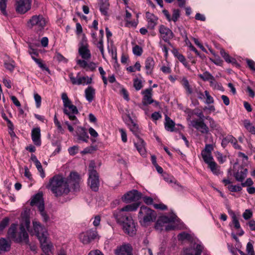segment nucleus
<instances>
[{"mask_svg":"<svg viewBox=\"0 0 255 255\" xmlns=\"http://www.w3.org/2000/svg\"><path fill=\"white\" fill-rule=\"evenodd\" d=\"M146 20L147 22V27L149 29H154L158 22V17L153 13L146 12L145 13Z\"/></svg>","mask_w":255,"mask_h":255,"instance_id":"19","label":"nucleus"},{"mask_svg":"<svg viewBox=\"0 0 255 255\" xmlns=\"http://www.w3.org/2000/svg\"><path fill=\"white\" fill-rule=\"evenodd\" d=\"M32 0H15V8L19 14H24L31 8Z\"/></svg>","mask_w":255,"mask_h":255,"instance_id":"12","label":"nucleus"},{"mask_svg":"<svg viewBox=\"0 0 255 255\" xmlns=\"http://www.w3.org/2000/svg\"><path fill=\"white\" fill-rule=\"evenodd\" d=\"M175 124L174 122L168 116L165 117V122L164 123L165 128L167 131L173 132L177 131L175 127Z\"/></svg>","mask_w":255,"mask_h":255,"instance_id":"28","label":"nucleus"},{"mask_svg":"<svg viewBox=\"0 0 255 255\" xmlns=\"http://www.w3.org/2000/svg\"><path fill=\"white\" fill-rule=\"evenodd\" d=\"M205 94L206 97L205 103L207 104H213L214 102V99L213 97L210 95L209 92L207 91H205Z\"/></svg>","mask_w":255,"mask_h":255,"instance_id":"62","label":"nucleus"},{"mask_svg":"<svg viewBox=\"0 0 255 255\" xmlns=\"http://www.w3.org/2000/svg\"><path fill=\"white\" fill-rule=\"evenodd\" d=\"M163 178L166 182L169 183H173V185H172V187L174 189L178 191H182L183 189H184V187L181 185L179 184L173 176L167 174H164Z\"/></svg>","mask_w":255,"mask_h":255,"instance_id":"21","label":"nucleus"},{"mask_svg":"<svg viewBox=\"0 0 255 255\" xmlns=\"http://www.w3.org/2000/svg\"><path fill=\"white\" fill-rule=\"evenodd\" d=\"M201 155L204 162L208 165L211 164L210 163L215 162L211 154L204 153V152H201Z\"/></svg>","mask_w":255,"mask_h":255,"instance_id":"41","label":"nucleus"},{"mask_svg":"<svg viewBox=\"0 0 255 255\" xmlns=\"http://www.w3.org/2000/svg\"><path fill=\"white\" fill-rule=\"evenodd\" d=\"M159 32L160 37L162 40L167 42L169 45H171V44L170 40L174 36V34L172 30L164 25H160L159 27Z\"/></svg>","mask_w":255,"mask_h":255,"instance_id":"15","label":"nucleus"},{"mask_svg":"<svg viewBox=\"0 0 255 255\" xmlns=\"http://www.w3.org/2000/svg\"><path fill=\"white\" fill-rule=\"evenodd\" d=\"M220 54L227 63H234L236 61L235 59L231 57L229 54L222 48L220 50Z\"/></svg>","mask_w":255,"mask_h":255,"instance_id":"40","label":"nucleus"},{"mask_svg":"<svg viewBox=\"0 0 255 255\" xmlns=\"http://www.w3.org/2000/svg\"><path fill=\"white\" fill-rule=\"evenodd\" d=\"M246 62L249 68L255 73V62L253 60L247 59Z\"/></svg>","mask_w":255,"mask_h":255,"instance_id":"58","label":"nucleus"},{"mask_svg":"<svg viewBox=\"0 0 255 255\" xmlns=\"http://www.w3.org/2000/svg\"><path fill=\"white\" fill-rule=\"evenodd\" d=\"M30 220L28 218L23 219L20 225L19 232L17 235L16 234L17 225L12 224L8 229L7 235L9 238L12 239L16 243L24 242L26 244L29 243L28 235L26 230L30 227Z\"/></svg>","mask_w":255,"mask_h":255,"instance_id":"2","label":"nucleus"},{"mask_svg":"<svg viewBox=\"0 0 255 255\" xmlns=\"http://www.w3.org/2000/svg\"><path fill=\"white\" fill-rule=\"evenodd\" d=\"M155 62L153 59L151 57L146 58L145 61V68L147 75H151L153 73Z\"/></svg>","mask_w":255,"mask_h":255,"instance_id":"25","label":"nucleus"},{"mask_svg":"<svg viewBox=\"0 0 255 255\" xmlns=\"http://www.w3.org/2000/svg\"><path fill=\"white\" fill-rule=\"evenodd\" d=\"M247 172V169L241 167L234 173V177L238 181L242 182L246 177Z\"/></svg>","mask_w":255,"mask_h":255,"instance_id":"29","label":"nucleus"},{"mask_svg":"<svg viewBox=\"0 0 255 255\" xmlns=\"http://www.w3.org/2000/svg\"><path fill=\"white\" fill-rule=\"evenodd\" d=\"M129 121L130 122V124H128V127L130 130V131L137 137L139 136V128L137 124H136L131 118L129 117Z\"/></svg>","mask_w":255,"mask_h":255,"instance_id":"33","label":"nucleus"},{"mask_svg":"<svg viewBox=\"0 0 255 255\" xmlns=\"http://www.w3.org/2000/svg\"><path fill=\"white\" fill-rule=\"evenodd\" d=\"M142 193L136 190H132L127 192L122 197L124 202L128 203L138 201L142 198Z\"/></svg>","mask_w":255,"mask_h":255,"instance_id":"16","label":"nucleus"},{"mask_svg":"<svg viewBox=\"0 0 255 255\" xmlns=\"http://www.w3.org/2000/svg\"><path fill=\"white\" fill-rule=\"evenodd\" d=\"M109 6V4L107 0H102V2L100 3V10L103 14L105 15L107 14Z\"/></svg>","mask_w":255,"mask_h":255,"instance_id":"36","label":"nucleus"},{"mask_svg":"<svg viewBox=\"0 0 255 255\" xmlns=\"http://www.w3.org/2000/svg\"><path fill=\"white\" fill-rule=\"evenodd\" d=\"M115 255H132V247L128 244H124L117 247Z\"/></svg>","mask_w":255,"mask_h":255,"instance_id":"17","label":"nucleus"},{"mask_svg":"<svg viewBox=\"0 0 255 255\" xmlns=\"http://www.w3.org/2000/svg\"><path fill=\"white\" fill-rule=\"evenodd\" d=\"M61 99L63 103V112L69 119L72 122L73 125H77L80 123L76 115L79 113L76 106L72 104L71 101L69 99L67 94L64 92L61 94Z\"/></svg>","mask_w":255,"mask_h":255,"instance_id":"4","label":"nucleus"},{"mask_svg":"<svg viewBox=\"0 0 255 255\" xmlns=\"http://www.w3.org/2000/svg\"><path fill=\"white\" fill-rule=\"evenodd\" d=\"M211 163V164L208 165V167L211 169L213 173L215 175L220 174L221 173L220 166H219L215 162Z\"/></svg>","mask_w":255,"mask_h":255,"instance_id":"43","label":"nucleus"},{"mask_svg":"<svg viewBox=\"0 0 255 255\" xmlns=\"http://www.w3.org/2000/svg\"><path fill=\"white\" fill-rule=\"evenodd\" d=\"M95 94L96 90L92 86H88L85 90V98L89 103L93 101Z\"/></svg>","mask_w":255,"mask_h":255,"instance_id":"27","label":"nucleus"},{"mask_svg":"<svg viewBox=\"0 0 255 255\" xmlns=\"http://www.w3.org/2000/svg\"><path fill=\"white\" fill-rule=\"evenodd\" d=\"M11 247L10 242L4 238L0 239V253L1 252H8L10 250Z\"/></svg>","mask_w":255,"mask_h":255,"instance_id":"30","label":"nucleus"},{"mask_svg":"<svg viewBox=\"0 0 255 255\" xmlns=\"http://www.w3.org/2000/svg\"><path fill=\"white\" fill-rule=\"evenodd\" d=\"M139 205V203H133L127 205L121 209L115 211L114 213V216L119 217L120 220L123 219L124 218H122L123 217H131L130 215L127 212L136 211Z\"/></svg>","mask_w":255,"mask_h":255,"instance_id":"11","label":"nucleus"},{"mask_svg":"<svg viewBox=\"0 0 255 255\" xmlns=\"http://www.w3.org/2000/svg\"><path fill=\"white\" fill-rule=\"evenodd\" d=\"M134 145L141 155L143 156L145 155V143L142 138L139 137V136L137 137V141L134 142Z\"/></svg>","mask_w":255,"mask_h":255,"instance_id":"24","label":"nucleus"},{"mask_svg":"<svg viewBox=\"0 0 255 255\" xmlns=\"http://www.w3.org/2000/svg\"><path fill=\"white\" fill-rule=\"evenodd\" d=\"M117 222L122 225L125 233L130 236L135 235L136 229L135 223L132 217H123V219L120 220L119 217H115Z\"/></svg>","mask_w":255,"mask_h":255,"instance_id":"9","label":"nucleus"},{"mask_svg":"<svg viewBox=\"0 0 255 255\" xmlns=\"http://www.w3.org/2000/svg\"><path fill=\"white\" fill-rule=\"evenodd\" d=\"M77 139L83 142H87L89 138L88 133L85 128L79 127L77 128Z\"/></svg>","mask_w":255,"mask_h":255,"instance_id":"23","label":"nucleus"},{"mask_svg":"<svg viewBox=\"0 0 255 255\" xmlns=\"http://www.w3.org/2000/svg\"><path fill=\"white\" fill-rule=\"evenodd\" d=\"M215 156L219 162L220 163H223L226 160V157L224 156L223 154L220 152H216L215 153Z\"/></svg>","mask_w":255,"mask_h":255,"instance_id":"57","label":"nucleus"},{"mask_svg":"<svg viewBox=\"0 0 255 255\" xmlns=\"http://www.w3.org/2000/svg\"><path fill=\"white\" fill-rule=\"evenodd\" d=\"M97 232L96 229H91L79 235L80 241L84 244H88L96 239Z\"/></svg>","mask_w":255,"mask_h":255,"instance_id":"14","label":"nucleus"},{"mask_svg":"<svg viewBox=\"0 0 255 255\" xmlns=\"http://www.w3.org/2000/svg\"><path fill=\"white\" fill-rule=\"evenodd\" d=\"M46 187L57 197L67 195L70 191L68 180L59 174L50 179Z\"/></svg>","mask_w":255,"mask_h":255,"instance_id":"1","label":"nucleus"},{"mask_svg":"<svg viewBox=\"0 0 255 255\" xmlns=\"http://www.w3.org/2000/svg\"><path fill=\"white\" fill-rule=\"evenodd\" d=\"M41 203L44 204L42 195L40 193H37L32 198L30 202V205L32 206L36 205L37 206L38 208H39V206Z\"/></svg>","mask_w":255,"mask_h":255,"instance_id":"31","label":"nucleus"},{"mask_svg":"<svg viewBox=\"0 0 255 255\" xmlns=\"http://www.w3.org/2000/svg\"><path fill=\"white\" fill-rule=\"evenodd\" d=\"M194 115L199 118V119H194L191 121V126L202 134H207L209 132V128L204 122L206 117L204 116L202 111L200 110H195L192 112Z\"/></svg>","mask_w":255,"mask_h":255,"instance_id":"6","label":"nucleus"},{"mask_svg":"<svg viewBox=\"0 0 255 255\" xmlns=\"http://www.w3.org/2000/svg\"><path fill=\"white\" fill-rule=\"evenodd\" d=\"M231 138H232V135H228L225 137L223 138V139L222 140L221 145L222 147L224 148L226 147L227 145V144L230 142Z\"/></svg>","mask_w":255,"mask_h":255,"instance_id":"51","label":"nucleus"},{"mask_svg":"<svg viewBox=\"0 0 255 255\" xmlns=\"http://www.w3.org/2000/svg\"><path fill=\"white\" fill-rule=\"evenodd\" d=\"M4 67L10 72L13 71L15 66V62L12 59L5 60L4 62Z\"/></svg>","mask_w":255,"mask_h":255,"instance_id":"42","label":"nucleus"},{"mask_svg":"<svg viewBox=\"0 0 255 255\" xmlns=\"http://www.w3.org/2000/svg\"><path fill=\"white\" fill-rule=\"evenodd\" d=\"M178 239L179 241H184V240H187L189 242H190L191 243L193 242V237L192 236L185 232H183L181 233H180L178 235Z\"/></svg>","mask_w":255,"mask_h":255,"instance_id":"35","label":"nucleus"},{"mask_svg":"<svg viewBox=\"0 0 255 255\" xmlns=\"http://www.w3.org/2000/svg\"><path fill=\"white\" fill-rule=\"evenodd\" d=\"M79 47H87L88 45L87 43V39L85 34H83L82 37V39L80 42Z\"/></svg>","mask_w":255,"mask_h":255,"instance_id":"63","label":"nucleus"},{"mask_svg":"<svg viewBox=\"0 0 255 255\" xmlns=\"http://www.w3.org/2000/svg\"><path fill=\"white\" fill-rule=\"evenodd\" d=\"M228 188L231 192H239L242 189V187L239 185H233L228 186Z\"/></svg>","mask_w":255,"mask_h":255,"instance_id":"61","label":"nucleus"},{"mask_svg":"<svg viewBox=\"0 0 255 255\" xmlns=\"http://www.w3.org/2000/svg\"><path fill=\"white\" fill-rule=\"evenodd\" d=\"M28 53L31 55V58H32L33 57L38 56V52L37 50V49L34 48L33 47V46L31 45V44H29L28 45Z\"/></svg>","mask_w":255,"mask_h":255,"instance_id":"49","label":"nucleus"},{"mask_svg":"<svg viewBox=\"0 0 255 255\" xmlns=\"http://www.w3.org/2000/svg\"><path fill=\"white\" fill-rule=\"evenodd\" d=\"M182 85L185 89L186 93L188 95L192 94L193 90L191 87L188 80L186 78H183L182 80Z\"/></svg>","mask_w":255,"mask_h":255,"instance_id":"39","label":"nucleus"},{"mask_svg":"<svg viewBox=\"0 0 255 255\" xmlns=\"http://www.w3.org/2000/svg\"><path fill=\"white\" fill-rule=\"evenodd\" d=\"M32 59L38 65V66L42 70H45L49 71V69L45 66V64H43L41 60L39 59L36 58L35 57H33Z\"/></svg>","mask_w":255,"mask_h":255,"instance_id":"50","label":"nucleus"},{"mask_svg":"<svg viewBox=\"0 0 255 255\" xmlns=\"http://www.w3.org/2000/svg\"><path fill=\"white\" fill-rule=\"evenodd\" d=\"M156 218V213L154 210L145 206L140 207L138 214V219L142 226H148L151 223L155 221Z\"/></svg>","mask_w":255,"mask_h":255,"instance_id":"5","label":"nucleus"},{"mask_svg":"<svg viewBox=\"0 0 255 255\" xmlns=\"http://www.w3.org/2000/svg\"><path fill=\"white\" fill-rule=\"evenodd\" d=\"M177 216L174 214H172L168 217L167 216H163L160 217L155 224V229L156 230L162 231L163 229V228L165 227V229L166 231H170L172 230L175 229V227L172 225H167L165 226V224L175 222V221H178Z\"/></svg>","mask_w":255,"mask_h":255,"instance_id":"8","label":"nucleus"},{"mask_svg":"<svg viewBox=\"0 0 255 255\" xmlns=\"http://www.w3.org/2000/svg\"><path fill=\"white\" fill-rule=\"evenodd\" d=\"M7 0H0V9L1 13L4 15H7L6 11V2Z\"/></svg>","mask_w":255,"mask_h":255,"instance_id":"48","label":"nucleus"},{"mask_svg":"<svg viewBox=\"0 0 255 255\" xmlns=\"http://www.w3.org/2000/svg\"><path fill=\"white\" fill-rule=\"evenodd\" d=\"M94 168L95 163L91 161L89 165L88 185L93 191L97 192L100 186L99 176Z\"/></svg>","mask_w":255,"mask_h":255,"instance_id":"7","label":"nucleus"},{"mask_svg":"<svg viewBox=\"0 0 255 255\" xmlns=\"http://www.w3.org/2000/svg\"><path fill=\"white\" fill-rule=\"evenodd\" d=\"M97 146L91 145L84 148V150L81 152V153L83 154L87 153H92L94 151H96L97 150Z\"/></svg>","mask_w":255,"mask_h":255,"instance_id":"47","label":"nucleus"},{"mask_svg":"<svg viewBox=\"0 0 255 255\" xmlns=\"http://www.w3.org/2000/svg\"><path fill=\"white\" fill-rule=\"evenodd\" d=\"M9 219L7 217L4 218L0 223V231H2L8 224Z\"/></svg>","mask_w":255,"mask_h":255,"instance_id":"60","label":"nucleus"},{"mask_svg":"<svg viewBox=\"0 0 255 255\" xmlns=\"http://www.w3.org/2000/svg\"><path fill=\"white\" fill-rule=\"evenodd\" d=\"M54 58L59 62H67V60L60 53H56L54 56Z\"/></svg>","mask_w":255,"mask_h":255,"instance_id":"59","label":"nucleus"},{"mask_svg":"<svg viewBox=\"0 0 255 255\" xmlns=\"http://www.w3.org/2000/svg\"><path fill=\"white\" fill-rule=\"evenodd\" d=\"M133 86L137 91H138L140 89H141L142 87L141 81L137 78L134 79Z\"/></svg>","mask_w":255,"mask_h":255,"instance_id":"53","label":"nucleus"},{"mask_svg":"<svg viewBox=\"0 0 255 255\" xmlns=\"http://www.w3.org/2000/svg\"><path fill=\"white\" fill-rule=\"evenodd\" d=\"M229 213L232 217V224L234 225L235 228L236 229H240V224L235 213L232 211H229Z\"/></svg>","mask_w":255,"mask_h":255,"instance_id":"37","label":"nucleus"},{"mask_svg":"<svg viewBox=\"0 0 255 255\" xmlns=\"http://www.w3.org/2000/svg\"><path fill=\"white\" fill-rule=\"evenodd\" d=\"M69 184H72L73 185V189L75 191L79 190L80 188L79 181L80 178L79 175L75 172H71L68 178Z\"/></svg>","mask_w":255,"mask_h":255,"instance_id":"18","label":"nucleus"},{"mask_svg":"<svg viewBox=\"0 0 255 255\" xmlns=\"http://www.w3.org/2000/svg\"><path fill=\"white\" fill-rule=\"evenodd\" d=\"M34 99L36 103V107L37 108H39L40 107L41 103V96L37 93H34Z\"/></svg>","mask_w":255,"mask_h":255,"instance_id":"55","label":"nucleus"},{"mask_svg":"<svg viewBox=\"0 0 255 255\" xmlns=\"http://www.w3.org/2000/svg\"><path fill=\"white\" fill-rule=\"evenodd\" d=\"M244 126L249 131L255 134V127L253 126L248 120L244 121Z\"/></svg>","mask_w":255,"mask_h":255,"instance_id":"46","label":"nucleus"},{"mask_svg":"<svg viewBox=\"0 0 255 255\" xmlns=\"http://www.w3.org/2000/svg\"><path fill=\"white\" fill-rule=\"evenodd\" d=\"M247 251L249 255H255L253 244L251 242H249L247 244Z\"/></svg>","mask_w":255,"mask_h":255,"instance_id":"64","label":"nucleus"},{"mask_svg":"<svg viewBox=\"0 0 255 255\" xmlns=\"http://www.w3.org/2000/svg\"><path fill=\"white\" fill-rule=\"evenodd\" d=\"M38 209L42 218L43 221L47 222L49 220V218L44 210V204L41 203Z\"/></svg>","mask_w":255,"mask_h":255,"instance_id":"38","label":"nucleus"},{"mask_svg":"<svg viewBox=\"0 0 255 255\" xmlns=\"http://www.w3.org/2000/svg\"><path fill=\"white\" fill-rule=\"evenodd\" d=\"M180 17V10L178 9H174L173 10V13L171 20L174 22H176Z\"/></svg>","mask_w":255,"mask_h":255,"instance_id":"54","label":"nucleus"},{"mask_svg":"<svg viewBox=\"0 0 255 255\" xmlns=\"http://www.w3.org/2000/svg\"><path fill=\"white\" fill-rule=\"evenodd\" d=\"M142 49L139 45H136L132 48L133 53L136 56H139L142 53Z\"/></svg>","mask_w":255,"mask_h":255,"instance_id":"52","label":"nucleus"},{"mask_svg":"<svg viewBox=\"0 0 255 255\" xmlns=\"http://www.w3.org/2000/svg\"><path fill=\"white\" fill-rule=\"evenodd\" d=\"M47 238H45L43 241H39L41 247L44 253V254L46 255H49L50 253H51L52 249L53 248V245L51 243H47Z\"/></svg>","mask_w":255,"mask_h":255,"instance_id":"26","label":"nucleus"},{"mask_svg":"<svg viewBox=\"0 0 255 255\" xmlns=\"http://www.w3.org/2000/svg\"><path fill=\"white\" fill-rule=\"evenodd\" d=\"M33 228L27 230L32 235H35L39 241H43L45 238H47L48 232L46 228L36 220L32 221Z\"/></svg>","mask_w":255,"mask_h":255,"instance_id":"10","label":"nucleus"},{"mask_svg":"<svg viewBox=\"0 0 255 255\" xmlns=\"http://www.w3.org/2000/svg\"><path fill=\"white\" fill-rule=\"evenodd\" d=\"M40 131L39 127L34 128L31 130V139L36 146H40L41 144Z\"/></svg>","mask_w":255,"mask_h":255,"instance_id":"22","label":"nucleus"},{"mask_svg":"<svg viewBox=\"0 0 255 255\" xmlns=\"http://www.w3.org/2000/svg\"><path fill=\"white\" fill-rule=\"evenodd\" d=\"M198 77L204 81L213 80V75L207 71H205L203 74H199Z\"/></svg>","mask_w":255,"mask_h":255,"instance_id":"44","label":"nucleus"},{"mask_svg":"<svg viewBox=\"0 0 255 255\" xmlns=\"http://www.w3.org/2000/svg\"><path fill=\"white\" fill-rule=\"evenodd\" d=\"M253 216V212L250 209H246L243 214V217L245 220H248Z\"/></svg>","mask_w":255,"mask_h":255,"instance_id":"56","label":"nucleus"},{"mask_svg":"<svg viewBox=\"0 0 255 255\" xmlns=\"http://www.w3.org/2000/svg\"><path fill=\"white\" fill-rule=\"evenodd\" d=\"M80 55L84 59L88 60L91 57L90 50L87 47H79L78 50Z\"/></svg>","mask_w":255,"mask_h":255,"instance_id":"32","label":"nucleus"},{"mask_svg":"<svg viewBox=\"0 0 255 255\" xmlns=\"http://www.w3.org/2000/svg\"><path fill=\"white\" fill-rule=\"evenodd\" d=\"M80 75V73H78L76 77L74 76L73 73H70L69 74V77L70 79V81L72 84L73 85H81V82L79 80V75Z\"/></svg>","mask_w":255,"mask_h":255,"instance_id":"45","label":"nucleus"},{"mask_svg":"<svg viewBox=\"0 0 255 255\" xmlns=\"http://www.w3.org/2000/svg\"><path fill=\"white\" fill-rule=\"evenodd\" d=\"M152 88H149L145 89L142 92L143 95L142 103L144 106H147L154 102V100L152 99Z\"/></svg>","mask_w":255,"mask_h":255,"instance_id":"20","label":"nucleus"},{"mask_svg":"<svg viewBox=\"0 0 255 255\" xmlns=\"http://www.w3.org/2000/svg\"><path fill=\"white\" fill-rule=\"evenodd\" d=\"M48 22V19L43 15L35 14L27 20L26 26L40 36L43 34Z\"/></svg>","mask_w":255,"mask_h":255,"instance_id":"3","label":"nucleus"},{"mask_svg":"<svg viewBox=\"0 0 255 255\" xmlns=\"http://www.w3.org/2000/svg\"><path fill=\"white\" fill-rule=\"evenodd\" d=\"M204 249L201 242L191 243V247L185 249L183 251L184 255H200Z\"/></svg>","mask_w":255,"mask_h":255,"instance_id":"13","label":"nucleus"},{"mask_svg":"<svg viewBox=\"0 0 255 255\" xmlns=\"http://www.w3.org/2000/svg\"><path fill=\"white\" fill-rule=\"evenodd\" d=\"M209 123V126L212 130L219 131L221 130V127L220 125L214 121V120L210 116H207L205 118Z\"/></svg>","mask_w":255,"mask_h":255,"instance_id":"34","label":"nucleus"}]
</instances>
